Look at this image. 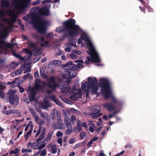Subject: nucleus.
I'll list each match as a JSON object with an SVG mask.
<instances>
[{"instance_id": "nucleus-40", "label": "nucleus", "mask_w": 156, "mask_h": 156, "mask_svg": "<svg viewBox=\"0 0 156 156\" xmlns=\"http://www.w3.org/2000/svg\"><path fill=\"white\" fill-rule=\"evenodd\" d=\"M41 2V1L40 0H37L33 2L32 3V5H35L39 4Z\"/></svg>"}, {"instance_id": "nucleus-39", "label": "nucleus", "mask_w": 156, "mask_h": 156, "mask_svg": "<svg viewBox=\"0 0 156 156\" xmlns=\"http://www.w3.org/2000/svg\"><path fill=\"white\" fill-rule=\"evenodd\" d=\"M30 76V77H32V76L30 73H27L24 75L23 77V78L25 80H26L27 78Z\"/></svg>"}, {"instance_id": "nucleus-5", "label": "nucleus", "mask_w": 156, "mask_h": 156, "mask_svg": "<svg viewBox=\"0 0 156 156\" xmlns=\"http://www.w3.org/2000/svg\"><path fill=\"white\" fill-rule=\"evenodd\" d=\"M88 85L87 82L86 81L84 83H83L81 85L82 90L85 93L86 97H88L89 91L93 94H97V96H98L99 95L98 92L99 89L97 79L94 78L93 79L89 77L88 78Z\"/></svg>"}, {"instance_id": "nucleus-52", "label": "nucleus", "mask_w": 156, "mask_h": 156, "mask_svg": "<svg viewBox=\"0 0 156 156\" xmlns=\"http://www.w3.org/2000/svg\"><path fill=\"white\" fill-rule=\"evenodd\" d=\"M70 57L73 59H75L77 58V56L75 54H72L70 55Z\"/></svg>"}, {"instance_id": "nucleus-41", "label": "nucleus", "mask_w": 156, "mask_h": 156, "mask_svg": "<svg viewBox=\"0 0 156 156\" xmlns=\"http://www.w3.org/2000/svg\"><path fill=\"white\" fill-rule=\"evenodd\" d=\"M69 110L73 113H78L79 112L78 111L73 108H69Z\"/></svg>"}, {"instance_id": "nucleus-25", "label": "nucleus", "mask_w": 156, "mask_h": 156, "mask_svg": "<svg viewBox=\"0 0 156 156\" xmlns=\"http://www.w3.org/2000/svg\"><path fill=\"white\" fill-rule=\"evenodd\" d=\"M3 112L5 114L8 115L10 114L11 113H13L14 114H19L20 113V112L19 111L16 110H13L11 111H5L4 112Z\"/></svg>"}, {"instance_id": "nucleus-54", "label": "nucleus", "mask_w": 156, "mask_h": 156, "mask_svg": "<svg viewBox=\"0 0 156 156\" xmlns=\"http://www.w3.org/2000/svg\"><path fill=\"white\" fill-rule=\"evenodd\" d=\"M57 142L61 146L62 144V139L61 138L58 139L57 140Z\"/></svg>"}, {"instance_id": "nucleus-33", "label": "nucleus", "mask_w": 156, "mask_h": 156, "mask_svg": "<svg viewBox=\"0 0 156 156\" xmlns=\"http://www.w3.org/2000/svg\"><path fill=\"white\" fill-rule=\"evenodd\" d=\"M19 151V150L17 148H15L14 151H11L10 152V154H17L18 152Z\"/></svg>"}, {"instance_id": "nucleus-24", "label": "nucleus", "mask_w": 156, "mask_h": 156, "mask_svg": "<svg viewBox=\"0 0 156 156\" xmlns=\"http://www.w3.org/2000/svg\"><path fill=\"white\" fill-rule=\"evenodd\" d=\"M58 113H60L59 112H58L56 109H53L52 111L51 112V114L50 116L53 120H55V114H56L57 116V114Z\"/></svg>"}, {"instance_id": "nucleus-2", "label": "nucleus", "mask_w": 156, "mask_h": 156, "mask_svg": "<svg viewBox=\"0 0 156 156\" xmlns=\"http://www.w3.org/2000/svg\"><path fill=\"white\" fill-rule=\"evenodd\" d=\"M75 23V20L73 19L68 20L63 23L65 25L64 27H58L56 28V31L57 32H60L64 30L71 37H76L82 33L81 37L78 40V43L79 44H81L83 47H88L89 51H87V52L90 56V57H87L85 63L89 64L90 62L95 63L99 62L100 60L90 37L86 33L82 32L79 26L74 25Z\"/></svg>"}, {"instance_id": "nucleus-63", "label": "nucleus", "mask_w": 156, "mask_h": 156, "mask_svg": "<svg viewBox=\"0 0 156 156\" xmlns=\"http://www.w3.org/2000/svg\"><path fill=\"white\" fill-rule=\"evenodd\" d=\"M5 83H2L0 82V88H3V85L5 84Z\"/></svg>"}, {"instance_id": "nucleus-3", "label": "nucleus", "mask_w": 156, "mask_h": 156, "mask_svg": "<svg viewBox=\"0 0 156 156\" xmlns=\"http://www.w3.org/2000/svg\"><path fill=\"white\" fill-rule=\"evenodd\" d=\"M66 67H65V68L66 69ZM68 67L69 69H66L62 75L58 76V80L59 84L58 87L62 92L68 96L70 99L76 101L81 98L82 93L81 90H76L74 86L71 89L68 85L70 78L74 77L76 75V73L74 70L77 69Z\"/></svg>"}, {"instance_id": "nucleus-19", "label": "nucleus", "mask_w": 156, "mask_h": 156, "mask_svg": "<svg viewBox=\"0 0 156 156\" xmlns=\"http://www.w3.org/2000/svg\"><path fill=\"white\" fill-rule=\"evenodd\" d=\"M34 121L36 123L40 125H43L45 123V121L42 119L38 115L34 117Z\"/></svg>"}, {"instance_id": "nucleus-7", "label": "nucleus", "mask_w": 156, "mask_h": 156, "mask_svg": "<svg viewBox=\"0 0 156 156\" xmlns=\"http://www.w3.org/2000/svg\"><path fill=\"white\" fill-rule=\"evenodd\" d=\"M23 19L27 22H30L34 25L37 31L40 33L44 32L49 25L47 21H43L36 18L32 22L30 20V17L29 15H27L24 17Z\"/></svg>"}, {"instance_id": "nucleus-18", "label": "nucleus", "mask_w": 156, "mask_h": 156, "mask_svg": "<svg viewBox=\"0 0 156 156\" xmlns=\"http://www.w3.org/2000/svg\"><path fill=\"white\" fill-rule=\"evenodd\" d=\"M104 108H106L109 111H111L115 109L113 104L109 103H106L102 105Z\"/></svg>"}, {"instance_id": "nucleus-8", "label": "nucleus", "mask_w": 156, "mask_h": 156, "mask_svg": "<svg viewBox=\"0 0 156 156\" xmlns=\"http://www.w3.org/2000/svg\"><path fill=\"white\" fill-rule=\"evenodd\" d=\"M30 13L31 15L35 16L38 15L48 16L49 14V9L45 7L43 8L37 7L33 8L31 9Z\"/></svg>"}, {"instance_id": "nucleus-59", "label": "nucleus", "mask_w": 156, "mask_h": 156, "mask_svg": "<svg viewBox=\"0 0 156 156\" xmlns=\"http://www.w3.org/2000/svg\"><path fill=\"white\" fill-rule=\"evenodd\" d=\"M35 76L36 78H38L39 76V73L38 71H36L34 73Z\"/></svg>"}, {"instance_id": "nucleus-53", "label": "nucleus", "mask_w": 156, "mask_h": 156, "mask_svg": "<svg viewBox=\"0 0 156 156\" xmlns=\"http://www.w3.org/2000/svg\"><path fill=\"white\" fill-rule=\"evenodd\" d=\"M30 67H28L26 69H25V71L24 72V73H27L29 72L30 71Z\"/></svg>"}, {"instance_id": "nucleus-56", "label": "nucleus", "mask_w": 156, "mask_h": 156, "mask_svg": "<svg viewBox=\"0 0 156 156\" xmlns=\"http://www.w3.org/2000/svg\"><path fill=\"white\" fill-rule=\"evenodd\" d=\"M124 152V151H122L121 152L118 153V154L114 155V156H121V155H122L123 154Z\"/></svg>"}, {"instance_id": "nucleus-26", "label": "nucleus", "mask_w": 156, "mask_h": 156, "mask_svg": "<svg viewBox=\"0 0 156 156\" xmlns=\"http://www.w3.org/2000/svg\"><path fill=\"white\" fill-rule=\"evenodd\" d=\"M16 92V90H11L8 92L7 94H8L9 99L10 98H12V97H14V96H15L14 95L15 94Z\"/></svg>"}, {"instance_id": "nucleus-64", "label": "nucleus", "mask_w": 156, "mask_h": 156, "mask_svg": "<svg viewBox=\"0 0 156 156\" xmlns=\"http://www.w3.org/2000/svg\"><path fill=\"white\" fill-rule=\"evenodd\" d=\"M4 95V94L3 93L2 90H0V96L2 98H3Z\"/></svg>"}, {"instance_id": "nucleus-21", "label": "nucleus", "mask_w": 156, "mask_h": 156, "mask_svg": "<svg viewBox=\"0 0 156 156\" xmlns=\"http://www.w3.org/2000/svg\"><path fill=\"white\" fill-rule=\"evenodd\" d=\"M58 146L55 144H53L51 146V152L53 154H55L57 151H58V154L60 152V149L58 148Z\"/></svg>"}, {"instance_id": "nucleus-4", "label": "nucleus", "mask_w": 156, "mask_h": 156, "mask_svg": "<svg viewBox=\"0 0 156 156\" xmlns=\"http://www.w3.org/2000/svg\"><path fill=\"white\" fill-rule=\"evenodd\" d=\"M40 74L42 78L48 79V82L45 84L37 79L35 80V85L34 88H29L28 89L27 93L30 101H34L35 102H37V100L35 98L36 91H43L44 90L43 88H48L50 90H45L47 93L50 94L55 90V88L58 86V84L56 83L55 79L53 77L51 76L48 79L47 76L44 74V69L42 68H41L40 69Z\"/></svg>"}, {"instance_id": "nucleus-20", "label": "nucleus", "mask_w": 156, "mask_h": 156, "mask_svg": "<svg viewBox=\"0 0 156 156\" xmlns=\"http://www.w3.org/2000/svg\"><path fill=\"white\" fill-rule=\"evenodd\" d=\"M36 38L38 41H41L40 43L42 46H44L48 44V42L47 41H43L44 40V38L43 37H39L37 36Z\"/></svg>"}, {"instance_id": "nucleus-13", "label": "nucleus", "mask_w": 156, "mask_h": 156, "mask_svg": "<svg viewBox=\"0 0 156 156\" xmlns=\"http://www.w3.org/2000/svg\"><path fill=\"white\" fill-rule=\"evenodd\" d=\"M46 129L45 127H43L41 126L39 127L38 130L35 136V137H37L39 134L41 133L38 138L37 139V141H39L43 139L46 133Z\"/></svg>"}, {"instance_id": "nucleus-61", "label": "nucleus", "mask_w": 156, "mask_h": 156, "mask_svg": "<svg viewBox=\"0 0 156 156\" xmlns=\"http://www.w3.org/2000/svg\"><path fill=\"white\" fill-rule=\"evenodd\" d=\"M73 52L78 55H80L81 53L80 51L77 50H73Z\"/></svg>"}, {"instance_id": "nucleus-14", "label": "nucleus", "mask_w": 156, "mask_h": 156, "mask_svg": "<svg viewBox=\"0 0 156 156\" xmlns=\"http://www.w3.org/2000/svg\"><path fill=\"white\" fill-rule=\"evenodd\" d=\"M69 119L67 118L66 116L65 117V119L64 120V123L67 128L66 130V134L69 135L71 133L73 132V128L69 122Z\"/></svg>"}, {"instance_id": "nucleus-30", "label": "nucleus", "mask_w": 156, "mask_h": 156, "mask_svg": "<svg viewBox=\"0 0 156 156\" xmlns=\"http://www.w3.org/2000/svg\"><path fill=\"white\" fill-rule=\"evenodd\" d=\"M61 63V62L59 60H54L51 62H50L49 63V65H51L52 64H54V65H56L58 64H60Z\"/></svg>"}, {"instance_id": "nucleus-51", "label": "nucleus", "mask_w": 156, "mask_h": 156, "mask_svg": "<svg viewBox=\"0 0 156 156\" xmlns=\"http://www.w3.org/2000/svg\"><path fill=\"white\" fill-rule=\"evenodd\" d=\"M65 101L66 103L72 105L73 104V102L67 99H65Z\"/></svg>"}, {"instance_id": "nucleus-23", "label": "nucleus", "mask_w": 156, "mask_h": 156, "mask_svg": "<svg viewBox=\"0 0 156 156\" xmlns=\"http://www.w3.org/2000/svg\"><path fill=\"white\" fill-rule=\"evenodd\" d=\"M101 115L102 113H100V112H99V111L92 112V113L91 114V117L93 119L97 118Z\"/></svg>"}, {"instance_id": "nucleus-45", "label": "nucleus", "mask_w": 156, "mask_h": 156, "mask_svg": "<svg viewBox=\"0 0 156 156\" xmlns=\"http://www.w3.org/2000/svg\"><path fill=\"white\" fill-rule=\"evenodd\" d=\"M99 122H97V125L98 126L101 125L102 123V119L101 118L98 119Z\"/></svg>"}, {"instance_id": "nucleus-9", "label": "nucleus", "mask_w": 156, "mask_h": 156, "mask_svg": "<svg viewBox=\"0 0 156 156\" xmlns=\"http://www.w3.org/2000/svg\"><path fill=\"white\" fill-rule=\"evenodd\" d=\"M57 123H53L51 124V126L53 129H62L64 128L65 126L63 123L62 122L61 119V115L60 113L57 114Z\"/></svg>"}, {"instance_id": "nucleus-12", "label": "nucleus", "mask_w": 156, "mask_h": 156, "mask_svg": "<svg viewBox=\"0 0 156 156\" xmlns=\"http://www.w3.org/2000/svg\"><path fill=\"white\" fill-rule=\"evenodd\" d=\"M74 62H78L77 65L73 64L72 62H70L66 64L65 67H70L73 69H77L78 68L81 67L82 66L83 63V61L82 60L75 61Z\"/></svg>"}, {"instance_id": "nucleus-49", "label": "nucleus", "mask_w": 156, "mask_h": 156, "mask_svg": "<svg viewBox=\"0 0 156 156\" xmlns=\"http://www.w3.org/2000/svg\"><path fill=\"white\" fill-rule=\"evenodd\" d=\"M40 57L39 55L37 56V57L34 60L33 62L34 63H36L37 61H38L39 60H40Z\"/></svg>"}, {"instance_id": "nucleus-10", "label": "nucleus", "mask_w": 156, "mask_h": 156, "mask_svg": "<svg viewBox=\"0 0 156 156\" xmlns=\"http://www.w3.org/2000/svg\"><path fill=\"white\" fill-rule=\"evenodd\" d=\"M37 47L36 45L34 43L30 42L28 44V48H24L23 51L28 54L29 58L32 55V51L36 50Z\"/></svg>"}, {"instance_id": "nucleus-15", "label": "nucleus", "mask_w": 156, "mask_h": 156, "mask_svg": "<svg viewBox=\"0 0 156 156\" xmlns=\"http://www.w3.org/2000/svg\"><path fill=\"white\" fill-rule=\"evenodd\" d=\"M76 42L74 40L69 41L68 43L65 44V46L66 47L65 51L67 52H69L71 51V48L72 47H76Z\"/></svg>"}, {"instance_id": "nucleus-27", "label": "nucleus", "mask_w": 156, "mask_h": 156, "mask_svg": "<svg viewBox=\"0 0 156 156\" xmlns=\"http://www.w3.org/2000/svg\"><path fill=\"white\" fill-rule=\"evenodd\" d=\"M40 112L41 114V116L42 118L45 120L48 119L49 118V115L47 113H42V112Z\"/></svg>"}, {"instance_id": "nucleus-31", "label": "nucleus", "mask_w": 156, "mask_h": 156, "mask_svg": "<svg viewBox=\"0 0 156 156\" xmlns=\"http://www.w3.org/2000/svg\"><path fill=\"white\" fill-rule=\"evenodd\" d=\"M96 112L99 111V112H100L101 110L100 108V107L98 106H95L93 107L92 109V112Z\"/></svg>"}, {"instance_id": "nucleus-57", "label": "nucleus", "mask_w": 156, "mask_h": 156, "mask_svg": "<svg viewBox=\"0 0 156 156\" xmlns=\"http://www.w3.org/2000/svg\"><path fill=\"white\" fill-rule=\"evenodd\" d=\"M20 91L21 93H22L24 90V88L22 87H19Z\"/></svg>"}, {"instance_id": "nucleus-29", "label": "nucleus", "mask_w": 156, "mask_h": 156, "mask_svg": "<svg viewBox=\"0 0 156 156\" xmlns=\"http://www.w3.org/2000/svg\"><path fill=\"white\" fill-rule=\"evenodd\" d=\"M52 132H49L48 133L45 139V140L46 141H50L52 137Z\"/></svg>"}, {"instance_id": "nucleus-55", "label": "nucleus", "mask_w": 156, "mask_h": 156, "mask_svg": "<svg viewBox=\"0 0 156 156\" xmlns=\"http://www.w3.org/2000/svg\"><path fill=\"white\" fill-rule=\"evenodd\" d=\"M32 122L31 121H30L28 124V125L27 126H28L29 127H30V129L32 130L31 129L32 127Z\"/></svg>"}, {"instance_id": "nucleus-60", "label": "nucleus", "mask_w": 156, "mask_h": 156, "mask_svg": "<svg viewBox=\"0 0 156 156\" xmlns=\"http://www.w3.org/2000/svg\"><path fill=\"white\" fill-rule=\"evenodd\" d=\"M82 127H85V128H87V124L85 122H82Z\"/></svg>"}, {"instance_id": "nucleus-38", "label": "nucleus", "mask_w": 156, "mask_h": 156, "mask_svg": "<svg viewBox=\"0 0 156 156\" xmlns=\"http://www.w3.org/2000/svg\"><path fill=\"white\" fill-rule=\"evenodd\" d=\"M56 50L58 52H57L55 54L56 56H58L62 55V52L60 49L58 48H57L56 49Z\"/></svg>"}, {"instance_id": "nucleus-44", "label": "nucleus", "mask_w": 156, "mask_h": 156, "mask_svg": "<svg viewBox=\"0 0 156 156\" xmlns=\"http://www.w3.org/2000/svg\"><path fill=\"white\" fill-rule=\"evenodd\" d=\"M86 135L85 133L84 132L82 131L80 134V137L82 138L83 139L84 138V136H85Z\"/></svg>"}, {"instance_id": "nucleus-46", "label": "nucleus", "mask_w": 156, "mask_h": 156, "mask_svg": "<svg viewBox=\"0 0 156 156\" xmlns=\"http://www.w3.org/2000/svg\"><path fill=\"white\" fill-rule=\"evenodd\" d=\"M62 135L63 133L60 131H58L56 134V136L57 137H61L62 136Z\"/></svg>"}, {"instance_id": "nucleus-48", "label": "nucleus", "mask_w": 156, "mask_h": 156, "mask_svg": "<svg viewBox=\"0 0 156 156\" xmlns=\"http://www.w3.org/2000/svg\"><path fill=\"white\" fill-rule=\"evenodd\" d=\"M119 112H116L115 111V112L114 113L112 114H110L108 115V118L110 119L113 116V115L116 113Z\"/></svg>"}, {"instance_id": "nucleus-47", "label": "nucleus", "mask_w": 156, "mask_h": 156, "mask_svg": "<svg viewBox=\"0 0 156 156\" xmlns=\"http://www.w3.org/2000/svg\"><path fill=\"white\" fill-rule=\"evenodd\" d=\"M75 141V139L74 138H71L70 139L69 141V143L70 144H72Z\"/></svg>"}, {"instance_id": "nucleus-22", "label": "nucleus", "mask_w": 156, "mask_h": 156, "mask_svg": "<svg viewBox=\"0 0 156 156\" xmlns=\"http://www.w3.org/2000/svg\"><path fill=\"white\" fill-rule=\"evenodd\" d=\"M81 125V122L80 120H78L77 122L76 126L74 128V131H79L81 130L82 129Z\"/></svg>"}, {"instance_id": "nucleus-6", "label": "nucleus", "mask_w": 156, "mask_h": 156, "mask_svg": "<svg viewBox=\"0 0 156 156\" xmlns=\"http://www.w3.org/2000/svg\"><path fill=\"white\" fill-rule=\"evenodd\" d=\"M99 83L101 87V93L103 97L106 99L111 98L113 101L117 102V100L114 97L111 90L109 80L106 78H101L99 80Z\"/></svg>"}, {"instance_id": "nucleus-32", "label": "nucleus", "mask_w": 156, "mask_h": 156, "mask_svg": "<svg viewBox=\"0 0 156 156\" xmlns=\"http://www.w3.org/2000/svg\"><path fill=\"white\" fill-rule=\"evenodd\" d=\"M30 112L33 116L34 117L36 116L37 115V113L34 111L33 109L30 108L29 109Z\"/></svg>"}, {"instance_id": "nucleus-50", "label": "nucleus", "mask_w": 156, "mask_h": 156, "mask_svg": "<svg viewBox=\"0 0 156 156\" xmlns=\"http://www.w3.org/2000/svg\"><path fill=\"white\" fill-rule=\"evenodd\" d=\"M15 83H16V82H15V81H13L12 82H8V83H7V85H9V84H11V86L12 87H13L15 85H14V84Z\"/></svg>"}, {"instance_id": "nucleus-11", "label": "nucleus", "mask_w": 156, "mask_h": 156, "mask_svg": "<svg viewBox=\"0 0 156 156\" xmlns=\"http://www.w3.org/2000/svg\"><path fill=\"white\" fill-rule=\"evenodd\" d=\"M39 141H37L36 142L32 143L31 142H29L28 144V147H29L30 146L32 148L34 149L41 150L44 148L45 146V143L41 144L38 142Z\"/></svg>"}, {"instance_id": "nucleus-28", "label": "nucleus", "mask_w": 156, "mask_h": 156, "mask_svg": "<svg viewBox=\"0 0 156 156\" xmlns=\"http://www.w3.org/2000/svg\"><path fill=\"white\" fill-rule=\"evenodd\" d=\"M22 72V71L21 69H20L16 71L15 72L11 74V76H14L19 75Z\"/></svg>"}, {"instance_id": "nucleus-17", "label": "nucleus", "mask_w": 156, "mask_h": 156, "mask_svg": "<svg viewBox=\"0 0 156 156\" xmlns=\"http://www.w3.org/2000/svg\"><path fill=\"white\" fill-rule=\"evenodd\" d=\"M19 98L18 96L16 95H15L12 98H10L9 101L11 104L14 106L17 105L19 103Z\"/></svg>"}, {"instance_id": "nucleus-34", "label": "nucleus", "mask_w": 156, "mask_h": 156, "mask_svg": "<svg viewBox=\"0 0 156 156\" xmlns=\"http://www.w3.org/2000/svg\"><path fill=\"white\" fill-rule=\"evenodd\" d=\"M51 99L56 104L58 105L59 103V102L57 100L55 96H51Z\"/></svg>"}, {"instance_id": "nucleus-43", "label": "nucleus", "mask_w": 156, "mask_h": 156, "mask_svg": "<svg viewBox=\"0 0 156 156\" xmlns=\"http://www.w3.org/2000/svg\"><path fill=\"white\" fill-rule=\"evenodd\" d=\"M46 153V150L44 149L41 151L40 153L41 156H45Z\"/></svg>"}, {"instance_id": "nucleus-35", "label": "nucleus", "mask_w": 156, "mask_h": 156, "mask_svg": "<svg viewBox=\"0 0 156 156\" xmlns=\"http://www.w3.org/2000/svg\"><path fill=\"white\" fill-rule=\"evenodd\" d=\"M94 127L95 126L94 124H91L90 126L89 127V131L91 132H93L94 131Z\"/></svg>"}, {"instance_id": "nucleus-58", "label": "nucleus", "mask_w": 156, "mask_h": 156, "mask_svg": "<svg viewBox=\"0 0 156 156\" xmlns=\"http://www.w3.org/2000/svg\"><path fill=\"white\" fill-rule=\"evenodd\" d=\"M99 156H106V155L103 153V152L102 151H100V153L99 154Z\"/></svg>"}, {"instance_id": "nucleus-37", "label": "nucleus", "mask_w": 156, "mask_h": 156, "mask_svg": "<svg viewBox=\"0 0 156 156\" xmlns=\"http://www.w3.org/2000/svg\"><path fill=\"white\" fill-rule=\"evenodd\" d=\"M31 132H32V130L31 129H30V130L29 131H28L27 133V134L25 135V137L27 138L26 140H27L28 138L29 137L30 135V134H31Z\"/></svg>"}, {"instance_id": "nucleus-16", "label": "nucleus", "mask_w": 156, "mask_h": 156, "mask_svg": "<svg viewBox=\"0 0 156 156\" xmlns=\"http://www.w3.org/2000/svg\"><path fill=\"white\" fill-rule=\"evenodd\" d=\"M46 98L45 99L44 98L43 103L39 105L40 108L45 110H47L48 108L51 106V105L46 100Z\"/></svg>"}, {"instance_id": "nucleus-1", "label": "nucleus", "mask_w": 156, "mask_h": 156, "mask_svg": "<svg viewBox=\"0 0 156 156\" xmlns=\"http://www.w3.org/2000/svg\"><path fill=\"white\" fill-rule=\"evenodd\" d=\"M8 0H2L1 2L2 6L6 9L3 8L0 11V54L7 53L9 49L12 50L15 45V44L6 43L2 39L8 36V33L13 27V24L16 20L15 12H23L27 7L25 8L23 10L20 9L21 2L17 0H13L12 6L9 7Z\"/></svg>"}, {"instance_id": "nucleus-42", "label": "nucleus", "mask_w": 156, "mask_h": 156, "mask_svg": "<svg viewBox=\"0 0 156 156\" xmlns=\"http://www.w3.org/2000/svg\"><path fill=\"white\" fill-rule=\"evenodd\" d=\"M53 36V34L51 33L46 34V37L47 38H51Z\"/></svg>"}, {"instance_id": "nucleus-36", "label": "nucleus", "mask_w": 156, "mask_h": 156, "mask_svg": "<svg viewBox=\"0 0 156 156\" xmlns=\"http://www.w3.org/2000/svg\"><path fill=\"white\" fill-rule=\"evenodd\" d=\"M76 118L74 115H72L71 117V119L70 120L72 123L73 124L76 121Z\"/></svg>"}, {"instance_id": "nucleus-62", "label": "nucleus", "mask_w": 156, "mask_h": 156, "mask_svg": "<svg viewBox=\"0 0 156 156\" xmlns=\"http://www.w3.org/2000/svg\"><path fill=\"white\" fill-rule=\"evenodd\" d=\"M93 141L92 140H90L89 142L87 144V145L88 146V147H91V145L92 144L93 142Z\"/></svg>"}]
</instances>
